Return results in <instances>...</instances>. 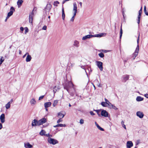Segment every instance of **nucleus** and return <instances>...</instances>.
Returning a JSON list of instances; mask_svg holds the SVG:
<instances>
[{"instance_id": "30", "label": "nucleus", "mask_w": 148, "mask_h": 148, "mask_svg": "<svg viewBox=\"0 0 148 148\" xmlns=\"http://www.w3.org/2000/svg\"><path fill=\"white\" fill-rule=\"evenodd\" d=\"M4 60V59L3 57L1 56L0 57V65L2 64Z\"/></svg>"}, {"instance_id": "6", "label": "nucleus", "mask_w": 148, "mask_h": 148, "mask_svg": "<svg viewBox=\"0 0 148 148\" xmlns=\"http://www.w3.org/2000/svg\"><path fill=\"white\" fill-rule=\"evenodd\" d=\"M97 65L101 71H102L103 70V63L100 61H97L96 62Z\"/></svg>"}, {"instance_id": "50", "label": "nucleus", "mask_w": 148, "mask_h": 148, "mask_svg": "<svg viewBox=\"0 0 148 148\" xmlns=\"http://www.w3.org/2000/svg\"><path fill=\"white\" fill-rule=\"evenodd\" d=\"M79 4L80 5V8H82V3L81 2H79Z\"/></svg>"}, {"instance_id": "35", "label": "nucleus", "mask_w": 148, "mask_h": 148, "mask_svg": "<svg viewBox=\"0 0 148 148\" xmlns=\"http://www.w3.org/2000/svg\"><path fill=\"white\" fill-rule=\"evenodd\" d=\"M94 110L96 112L99 116H101L100 114H99V113L101 110Z\"/></svg>"}, {"instance_id": "39", "label": "nucleus", "mask_w": 148, "mask_h": 148, "mask_svg": "<svg viewBox=\"0 0 148 148\" xmlns=\"http://www.w3.org/2000/svg\"><path fill=\"white\" fill-rule=\"evenodd\" d=\"M99 56L101 58L104 57V55L102 53H100L98 54Z\"/></svg>"}, {"instance_id": "45", "label": "nucleus", "mask_w": 148, "mask_h": 148, "mask_svg": "<svg viewBox=\"0 0 148 148\" xmlns=\"http://www.w3.org/2000/svg\"><path fill=\"white\" fill-rule=\"evenodd\" d=\"M47 27L46 25H44L43 26L42 28V29L44 30H46L47 29Z\"/></svg>"}, {"instance_id": "17", "label": "nucleus", "mask_w": 148, "mask_h": 148, "mask_svg": "<svg viewBox=\"0 0 148 148\" xmlns=\"http://www.w3.org/2000/svg\"><path fill=\"white\" fill-rule=\"evenodd\" d=\"M51 103L50 102H46L44 104V106L45 108H47L50 106Z\"/></svg>"}, {"instance_id": "40", "label": "nucleus", "mask_w": 148, "mask_h": 148, "mask_svg": "<svg viewBox=\"0 0 148 148\" xmlns=\"http://www.w3.org/2000/svg\"><path fill=\"white\" fill-rule=\"evenodd\" d=\"M107 105L109 108L110 109H112L113 105L111 103H110L109 104H108Z\"/></svg>"}, {"instance_id": "18", "label": "nucleus", "mask_w": 148, "mask_h": 148, "mask_svg": "<svg viewBox=\"0 0 148 148\" xmlns=\"http://www.w3.org/2000/svg\"><path fill=\"white\" fill-rule=\"evenodd\" d=\"M23 1V0H18L17 3L18 8H20L21 7Z\"/></svg>"}, {"instance_id": "53", "label": "nucleus", "mask_w": 148, "mask_h": 148, "mask_svg": "<svg viewBox=\"0 0 148 148\" xmlns=\"http://www.w3.org/2000/svg\"><path fill=\"white\" fill-rule=\"evenodd\" d=\"M90 114L92 115H95V114L92 111H91L90 112Z\"/></svg>"}, {"instance_id": "28", "label": "nucleus", "mask_w": 148, "mask_h": 148, "mask_svg": "<svg viewBox=\"0 0 148 148\" xmlns=\"http://www.w3.org/2000/svg\"><path fill=\"white\" fill-rule=\"evenodd\" d=\"M59 88L58 87L55 86L53 88V92L55 94L58 90H59Z\"/></svg>"}, {"instance_id": "46", "label": "nucleus", "mask_w": 148, "mask_h": 148, "mask_svg": "<svg viewBox=\"0 0 148 148\" xmlns=\"http://www.w3.org/2000/svg\"><path fill=\"white\" fill-rule=\"evenodd\" d=\"M80 123L81 124H82L84 123V121L83 119H81L80 120Z\"/></svg>"}, {"instance_id": "51", "label": "nucleus", "mask_w": 148, "mask_h": 148, "mask_svg": "<svg viewBox=\"0 0 148 148\" xmlns=\"http://www.w3.org/2000/svg\"><path fill=\"white\" fill-rule=\"evenodd\" d=\"M73 12H74V13L73 14V16L75 17V16L76 14L77 13V11H73Z\"/></svg>"}, {"instance_id": "24", "label": "nucleus", "mask_w": 148, "mask_h": 148, "mask_svg": "<svg viewBox=\"0 0 148 148\" xmlns=\"http://www.w3.org/2000/svg\"><path fill=\"white\" fill-rule=\"evenodd\" d=\"M64 115L62 114L61 112H59L58 114V117L59 118L62 119L64 117Z\"/></svg>"}, {"instance_id": "43", "label": "nucleus", "mask_w": 148, "mask_h": 148, "mask_svg": "<svg viewBox=\"0 0 148 148\" xmlns=\"http://www.w3.org/2000/svg\"><path fill=\"white\" fill-rule=\"evenodd\" d=\"M62 121V119L60 118L57 121V123H59L61 122Z\"/></svg>"}, {"instance_id": "19", "label": "nucleus", "mask_w": 148, "mask_h": 148, "mask_svg": "<svg viewBox=\"0 0 148 148\" xmlns=\"http://www.w3.org/2000/svg\"><path fill=\"white\" fill-rule=\"evenodd\" d=\"M73 11H77V6L76 2L73 3Z\"/></svg>"}, {"instance_id": "44", "label": "nucleus", "mask_w": 148, "mask_h": 148, "mask_svg": "<svg viewBox=\"0 0 148 148\" xmlns=\"http://www.w3.org/2000/svg\"><path fill=\"white\" fill-rule=\"evenodd\" d=\"M24 28L23 27H20V30L21 31V33H22L23 32L24 30Z\"/></svg>"}, {"instance_id": "29", "label": "nucleus", "mask_w": 148, "mask_h": 148, "mask_svg": "<svg viewBox=\"0 0 148 148\" xmlns=\"http://www.w3.org/2000/svg\"><path fill=\"white\" fill-rule=\"evenodd\" d=\"M58 101L57 100H54L53 103V106L54 107H55L57 104Z\"/></svg>"}, {"instance_id": "42", "label": "nucleus", "mask_w": 148, "mask_h": 148, "mask_svg": "<svg viewBox=\"0 0 148 148\" xmlns=\"http://www.w3.org/2000/svg\"><path fill=\"white\" fill-rule=\"evenodd\" d=\"M112 108L113 109L115 110H118V108H116L114 105H113Z\"/></svg>"}, {"instance_id": "3", "label": "nucleus", "mask_w": 148, "mask_h": 148, "mask_svg": "<svg viewBox=\"0 0 148 148\" xmlns=\"http://www.w3.org/2000/svg\"><path fill=\"white\" fill-rule=\"evenodd\" d=\"M140 37V33L139 34L138 36V39L137 40V45L136 49L135 51L133 53L132 57L133 58V59L134 60L136 56L138 55L139 50V40Z\"/></svg>"}, {"instance_id": "23", "label": "nucleus", "mask_w": 148, "mask_h": 148, "mask_svg": "<svg viewBox=\"0 0 148 148\" xmlns=\"http://www.w3.org/2000/svg\"><path fill=\"white\" fill-rule=\"evenodd\" d=\"M143 98L140 96H138L136 98V100L137 101H140L143 100Z\"/></svg>"}, {"instance_id": "63", "label": "nucleus", "mask_w": 148, "mask_h": 148, "mask_svg": "<svg viewBox=\"0 0 148 148\" xmlns=\"http://www.w3.org/2000/svg\"><path fill=\"white\" fill-rule=\"evenodd\" d=\"M95 124L97 127V126L99 125L96 122H95Z\"/></svg>"}, {"instance_id": "38", "label": "nucleus", "mask_w": 148, "mask_h": 148, "mask_svg": "<svg viewBox=\"0 0 148 148\" xmlns=\"http://www.w3.org/2000/svg\"><path fill=\"white\" fill-rule=\"evenodd\" d=\"M25 29V34H26L28 32V28L27 27L24 28Z\"/></svg>"}, {"instance_id": "9", "label": "nucleus", "mask_w": 148, "mask_h": 148, "mask_svg": "<svg viewBox=\"0 0 148 148\" xmlns=\"http://www.w3.org/2000/svg\"><path fill=\"white\" fill-rule=\"evenodd\" d=\"M129 78V76L128 75H123L122 77V81L123 82H125L128 80Z\"/></svg>"}, {"instance_id": "8", "label": "nucleus", "mask_w": 148, "mask_h": 148, "mask_svg": "<svg viewBox=\"0 0 148 148\" xmlns=\"http://www.w3.org/2000/svg\"><path fill=\"white\" fill-rule=\"evenodd\" d=\"M136 115L137 116L140 118H142L144 116L143 113L141 111H139L137 112Z\"/></svg>"}, {"instance_id": "49", "label": "nucleus", "mask_w": 148, "mask_h": 148, "mask_svg": "<svg viewBox=\"0 0 148 148\" xmlns=\"http://www.w3.org/2000/svg\"><path fill=\"white\" fill-rule=\"evenodd\" d=\"M44 95H42V96H41L39 98V100H40L42 99L43 98H44Z\"/></svg>"}, {"instance_id": "32", "label": "nucleus", "mask_w": 148, "mask_h": 148, "mask_svg": "<svg viewBox=\"0 0 148 148\" xmlns=\"http://www.w3.org/2000/svg\"><path fill=\"white\" fill-rule=\"evenodd\" d=\"M101 105L103 107H107V104L105 102H102L101 103Z\"/></svg>"}, {"instance_id": "36", "label": "nucleus", "mask_w": 148, "mask_h": 148, "mask_svg": "<svg viewBox=\"0 0 148 148\" xmlns=\"http://www.w3.org/2000/svg\"><path fill=\"white\" fill-rule=\"evenodd\" d=\"M144 12L145 13L146 15H148V13L147 12V10H146L145 6L144 8Z\"/></svg>"}, {"instance_id": "2", "label": "nucleus", "mask_w": 148, "mask_h": 148, "mask_svg": "<svg viewBox=\"0 0 148 148\" xmlns=\"http://www.w3.org/2000/svg\"><path fill=\"white\" fill-rule=\"evenodd\" d=\"M106 35V33H101L99 34H95V35H88L83 37L82 40H85L87 39L91 38L92 37H101L105 36Z\"/></svg>"}, {"instance_id": "15", "label": "nucleus", "mask_w": 148, "mask_h": 148, "mask_svg": "<svg viewBox=\"0 0 148 148\" xmlns=\"http://www.w3.org/2000/svg\"><path fill=\"white\" fill-rule=\"evenodd\" d=\"M24 147L26 148H32V146L29 143H24Z\"/></svg>"}, {"instance_id": "11", "label": "nucleus", "mask_w": 148, "mask_h": 148, "mask_svg": "<svg viewBox=\"0 0 148 148\" xmlns=\"http://www.w3.org/2000/svg\"><path fill=\"white\" fill-rule=\"evenodd\" d=\"M34 16V12L33 11L29 15V23H32L33 22V18Z\"/></svg>"}, {"instance_id": "5", "label": "nucleus", "mask_w": 148, "mask_h": 148, "mask_svg": "<svg viewBox=\"0 0 148 148\" xmlns=\"http://www.w3.org/2000/svg\"><path fill=\"white\" fill-rule=\"evenodd\" d=\"M15 11V9L13 7H11L10 9V11L7 14V18H8L10 16H11L13 14V13Z\"/></svg>"}, {"instance_id": "14", "label": "nucleus", "mask_w": 148, "mask_h": 148, "mask_svg": "<svg viewBox=\"0 0 148 148\" xmlns=\"http://www.w3.org/2000/svg\"><path fill=\"white\" fill-rule=\"evenodd\" d=\"M32 126H36L38 125V121L34 119L32 121Z\"/></svg>"}, {"instance_id": "55", "label": "nucleus", "mask_w": 148, "mask_h": 148, "mask_svg": "<svg viewBox=\"0 0 148 148\" xmlns=\"http://www.w3.org/2000/svg\"><path fill=\"white\" fill-rule=\"evenodd\" d=\"M28 54H29V53H26L23 56V58H24L27 55H28Z\"/></svg>"}, {"instance_id": "26", "label": "nucleus", "mask_w": 148, "mask_h": 148, "mask_svg": "<svg viewBox=\"0 0 148 148\" xmlns=\"http://www.w3.org/2000/svg\"><path fill=\"white\" fill-rule=\"evenodd\" d=\"M30 102L31 105H35L36 103V101H35V99L34 98H33L31 99Z\"/></svg>"}, {"instance_id": "1", "label": "nucleus", "mask_w": 148, "mask_h": 148, "mask_svg": "<svg viewBox=\"0 0 148 148\" xmlns=\"http://www.w3.org/2000/svg\"><path fill=\"white\" fill-rule=\"evenodd\" d=\"M64 88L66 89L70 95L72 97H73L75 94L74 85L71 81H69L68 84L64 86Z\"/></svg>"}, {"instance_id": "58", "label": "nucleus", "mask_w": 148, "mask_h": 148, "mask_svg": "<svg viewBox=\"0 0 148 148\" xmlns=\"http://www.w3.org/2000/svg\"><path fill=\"white\" fill-rule=\"evenodd\" d=\"M13 99H12L10 100V101H9L8 102V103H9L10 104H11V103H12L13 102Z\"/></svg>"}, {"instance_id": "20", "label": "nucleus", "mask_w": 148, "mask_h": 148, "mask_svg": "<svg viewBox=\"0 0 148 148\" xmlns=\"http://www.w3.org/2000/svg\"><path fill=\"white\" fill-rule=\"evenodd\" d=\"M32 59V57L31 56L28 54V55H27V57L26 59V61L27 62H30Z\"/></svg>"}, {"instance_id": "41", "label": "nucleus", "mask_w": 148, "mask_h": 148, "mask_svg": "<svg viewBox=\"0 0 148 148\" xmlns=\"http://www.w3.org/2000/svg\"><path fill=\"white\" fill-rule=\"evenodd\" d=\"M105 102L107 104V105L110 103V102L106 98H105Z\"/></svg>"}, {"instance_id": "31", "label": "nucleus", "mask_w": 148, "mask_h": 148, "mask_svg": "<svg viewBox=\"0 0 148 148\" xmlns=\"http://www.w3.org/2000/svg\"><path fill=\"white\" fill-rule=\"evenodd\" d=\"M142 7H141L140 10L139 11V14L138 16V17H141V15L142 12Z\"/></svg>"}, {"instance_id": "27", "label": "nucleus", "mask_w": 148, "mask_h": 148, "mask_svg": "<svg viewBox=\"0 0 148 148\" xmlns=\"http://www.w3.org/2000/svg\"><path fill=\"white\" fill-rule=\"evenodd\" d=\"M45 131L44 130H42L40 132V134L42 136H45Z\"/></svg>"}, {"instance_id": "12", "label": "nucleus", "mask_w": 148, "mask_h": 148, "mask_svg": "<svg viewBox=\"0 0 148 148\" xmlns=\"http://www.w3.org/2000/svg\"><path fill=\"white\" fill-rule=\"evenodd\" d=\"M127 148H130L133 146V143L132 141H128L127 143Z\"/></svg>"}, {"instance_id": "48", "label": "nucleus", "mask_w": 148, "mask_h": 148, "mask_svg": "<svg viewBox=\"0 0 148 148\" xmlns=\"http://www.w3.org/2000/svg\"><path fill=\"white\" fill-rule=\"evenodd\" d=\"M45 136H46L47 137L52 136L51 135H50L49 133L46 134H45Z\"/></svg>"}, {"instance_id": "60", "label": "nucleus", "mask_w": 148, "mask_h": 148, "mask_svg": "<svg viewBox=\"0 0 148 148\" xmlns=\"http://www.w3.org/2000/svg\"><path fill=\"white\" fill-rule=\"evenodd\" d=\"M2 128V125L0 123V129H1Z\"/></svg>"}, {"instance_id": "52", "label": "nucleus", "mask_w": 148, "mask_h": 148, "mask_svg": "<svg viewBox=\"0 0 148 148\" xmlns=\"http://www.w3.org/2000/svg\"><path fill=\"white\" fill-rule=\"evenodd\" d=\"M101 51H102V52H104L105 53H106V52H108V51L107 50H100Z\"/></svg>"}, {"instance_id": "10", "label": "nucleus", "mask_w": 148, "mask_h": 148, "mask_svg": "<svg viewBox=\"0 0 148 148\" xmlns=\"http://www.w3.org/2000/svg\"><path fill=\"white\" fill-rule=\"evenodd\" d=\"M101 115L103 116L107 117L108 116V112L106 110H101Z\"/></svg>"}, {"instance_id": "61", "label": "nucleus", "mask_w": 148, "mask_h": 148, "mask_svg": "<svg viewBox=\"0 0 148 148\" xmlns=\"http://www.w3.org/2000/svg\"><path fill=\"white\" fill-rule=\"evenodd\" d=\"M124 122L123 121H122L121 122V124L122 125L123 124H124Z\"/></svg>"}, {"instance_id": "25", "label": "nucleus", "mask_w": 148, "mask_h": 148, "mask_svg": "<svg viewBox=\"0 0 148 148\" xmlns=\"http://www.w3.org/2000/svg\"><path fill=\"white\" fill-rule=\"evenodd\" d=\"M73 45L76 47H78L79 46V42L77 40H75L74 42Z\"/></svg>"}, {"instance_id": "13", "label": "nucleus", "mask_w": 148, "mask_h": 148, "mask_svg": "<svg viewBox=\"0 0 148 148\" xmlns=\"http://www.w3.org/2000/svg\"><path fill=\"white\" fill-rule=\"evenodd\" d=\"M5 115L3 114H1V115L0 116V119L1 121V122L3 123H4L5 121Z\"/></svg>"}, {"instance_id": "33", "label": "nucleus", "mask_w": 148, "mask_h": 148, "mask_svg": "<svg viewBox=\"0 0 148 148\" xmlns=\"http://www.w3.org/2000/svg\"><path fill=\"white\" fill-rule=\"evenodd\" d=\"M122 34H123V31H122V25H121V28L120 31V39H121V38Z\"/></svg>"}, {"instance_id": "21", "label": "nucleus", "mask_w": 148, "mask_h": 148, "mask_svg": "<svg viewBox=\"0 0 148 148\" xmlns=\"http://www.w3.org/2000/svg\"><path fill=\"white\" fill-rule=\"evenodd\" d=\"M66 125L65 124H58L56 125H54L53 127H66Z\"/></svg>"}, {"instance_id": "37", "label": "nucleus", "mask_w": 148, "mask_h": 148, "mask_svg": "<svg viewBox=\"0 0 148 148\" xmlns=\"http://www.w3.org/2000/svg\"><path fill=\"white\" fill-rule=\"evenodd\" d=\"M59 4V2L58 1H56L54 2L53 5L54 6H57Z\"/></svg>"}, {"instance_id": "59", "label": "nucleus", "mask_w": 148, "mask_h": 148, "mask_svg": "<svg viewBox=\"0 0 148 148\" xmlns=\"http://www.w3.org/2000/svg\"><path fill=\"white\" fill-rule=\"evenodd\" d=\"M122 127L124 128H125V129H126V126H125V124H123L122 125Z\"/></svg>"}, {"instance_id": "57", "label": "nucleus", "mask_w": 148, "mask_h": 148, "mask_svg": "<svg viewBox=\"0 0 148 148\" xmlns=\"http://www.w3.org/2000/svg\"><path fill=\"white\" fill-rule=\"evenodd\" d=\"M99 129L101 131H103L104 130L103 128H101L100 127L99 128Z\"/></svg>"}, {"instance_id": "16", "label": "nucleus", "mask_w": 148, "mask_h": 148, "mask_svg": "<svg viewBox=\"0 0 148 148\" xmlns=\"http://www.w3.org/2000/svg\"><path fill=\"white\" fill-rule=\"evenodd\" d=\"M51 8V5L50 3H48L47 4L45 9L46 11H49Z\"/></svg>"}, {"instance_id": "22", "label": "nucleus", "mask_w": 148, "mask_h": 148, "mask_svg": "<svg viewBox=\"0 0 148 148\" xmlns=\"http://www.w3.org/2000/svg\"><path fill=\"white\" fill-rule=\"evenodd\" d=\"M65 14L64 13V8L62 7V18L63 20H64L65 18Z\"/></svg>"}, {"instance_id": "47", "label": "nucleus", "mask_w": 148, "mask_h": 148, "mask_svg": "<svg viewBox=\"0 0 148 148\" xmlns=\"http://www.w3.org/2000/svg\"><path fill=\"white\" fill-rule=\"evenodd\" d=\"M74 18H75V17L73 16V17L71 19V20H70L71 21L73 22L74 21Z\"/></svg>"}, {"instance_id": "56", "label": "nucleus", "mask_w": 148, "mask_h": 148, "mask_svg": "<svg viewBox=\"0 0 148 148\" xmlns=\"http://www.w3.org/2000/svg\"><path fill=\"white\" fill-rule=\"evenodd\" d=\"M144 96L146 98L148 99V94H145Z\"/></svg>"}, {"instance_id": "34", "label": "nucleus", "mask_w": 148, "mask_h": 148, "mask_svg": "<svg viewBox=\"0 0 148 148\" xmlns=\"http://www.w3.org/2000/svg\"><path fill=\"white\" fill-rule=\"evenodd\" d=\"M10 104L9 103H8L5 105V108L6 109H8L10 107Z\"/></svg>"}, {"instance_id": "4", "label": "nucleus", "mask_w": 148, "mask_h": 148, "mask_svg": "<svg viewBox=\"0 0 148 148\" xmlns=\"http://www.w3.org/2000/svg\"><path fill=\"white\" fill-rule=\"evenodd\" d=\"M47 140L49 143L53 145L58 143V141L50 137L48 138Z\"/></svg>"}, {"instance_id": "62", "label": "nucleus", "mask_w": 148, "mask_h": 148, "mask_svg": "<svg viewBox=\"0 0 148 148\" xmlns=\"http://www.w3.org/2000/svg\"><path fill=\"white\" fill-rule=\"evenodd\" d=\"M19 54L20 55L21 54V51L20 50L19 51Z\"/></svg>"}, {"instance_id": "54", "label": "nucleus", "mask_w": 148, "mask_h": 148, "mask_svg": "<svg viewBox=\"0 0 148 148\" xmlns=\"http://www.w3.org/2000/svg\"><path fill=\"white\" fill-rule=\"evenodd\" d=\"M140 17L139 18V17H138V19L137 23H138V24H139L140 23Z\"/></svg>"}, {"instance_id": "7", "label": "nucleus", "mask_w": 148, "mask_h": 148, "mask_svg": "<svg viewBox=\"0 0 148 148\" xmlns=\"http://www.w3.org/2000/svg\"><path fill=\"white\" fill-rule=\"evenodd\" d=\"M47 122V119L45 118H42L38 121V125H40Z\"/></svg>"}, {"instance_id": "64", "label": "nucleus", "mask_w": 148, "mask_h": 148, "mask_svg": "<svg viewBox=\"0 0 148 148\" xmlns=\"http://www.w3.org/2000/svg\"><path fill=\"white\" fill-rule=\"evenodd\" d=\"M65 0H64L63 1H62V4H64L65 2Z\"/></svg>"}]
</instances>
